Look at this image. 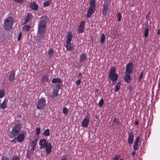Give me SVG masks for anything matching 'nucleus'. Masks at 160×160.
I'll return each mask as SVG.
<instances>
[{
  "mask_svg": "<svg viewBox=\"0 0 160 160\" xmlns=\"http://www.w3.org/2000/svg\"><path fill=\"white\" fill-rule=\"evenodd\" d=\"M49 21L48 17L46 15H44L41 17L38 23V35L37 36V44H40V41L43 39L46 32L47 24Z\"/></svg>",
  "mask_w": 160,
  "mask_h": 160,
  "instance_id": "nucleus-1",
  "label": "nucleus"
},
{
  "mask_svg": "<svg viewBox=\"0 0 160 160\" xmlns=\"http://www.w3.org/2000/svg\"><path fill=\"white\" fill-rule=\"evenodd\" d=\"M14 22V19L13 17L12 16L8 17L4 22L3 24L4 29L7 31H8L11 29Z\"/></svg>",
  "mask_w": 160,
  "mask_h": 160,
  "instance_id": "nucleus-2",
  "label": "nucleus"
},
{
  "mask_svg": "<svg viewBox=\"0 0 160 160\" xmlns=\"http://www.w3.org/2000/svg\"><path fill=\"white\" fill-rule=\"evenodd\" d=\"M116 70L115 67H112L109 73V78L113 82L116 81L118 78V75L116 73Z\"/></svg>",
  "mask_w": 160,
  "mask_h": 160,
  "instance_id": "nucleus-3",
  "label": "nucleus"
},
{
  "mask_svg": "<svg viewBox=\"0 0 160 160\" xmlns=\"http://www.w3.org/2000/svg\"><path fill=\"white\" fill-rule=\"evenodd\" d=\"M21 130V124L17 123L15 125L12 131V134L13 137H16L20 132Z\"/></svg>",
  "mask_w": 160,
  "mask_h": 160,
  "instance_id": "nucleus-4",
  "label": "nucleus"
},
{
  "mask_svg": "<svg viewBox=\"0 0 160 160\" xmlns=\"http://www.w3.org/2000/svg\"><path fill=\"white\" fill-rule=\"evenodd\" d=\"M37 108L39 109H43L46 106V101L44 98H41L38 99L36 103Z\"/></svg>",
  "mask_w": 160,
  "mask_h": 160,
  "instance_id": "nucleus-5",
  "label": "nucleus"
},
{
  "mask_svg": "<svg viewBox=\"0 0 160 160\" xmlns=\"http://www.w3.org/2000/svg\"><path fill=\"white\" fill-rule=\"evenodd\" d=\"M134 69V64L132 62L127 64L126 66V72L128 74L132 73Z\"/></svg>",
  "mask_w": 160,
  "mask_h": 160,
  "instance_id": "nucleus-6",
  "label": "nucleus"
},
{
  "mask_svg": "<svg viewBox=\"0 0 160 160\" xmlns=\"http://www.w3.org/2000/svg\"><path fill=\"white\" fill-rule=\"evenodd\" d=\"M128 142L130 145L132 144L133 142L134 136L132 132H128Z\"/></svg>",
  "mask_w": 160,
  "mask_h": 160,
  "instance_id": "nucleus-7",
  "label": "nucleus"
},
{
  "mask_svg": "<svg viewBox=\"0 0 160 160\" xmlns=\"http://www.w3.org/2000/svg\"><path fill=\"white\" fill-rule=\"evenodd\" d=\"M85 22L84 21H82L81 22L78 29V33H82L84 32L85 29Z\"/></svg>",
  "mask_w": 160,
  "mask_h": 160,
  "instance_id": "nucleus-8",
  "label": "nucleus"
},
{
  "mask_svg": "<svg viewBox=\"0 0 160 160\" xmlns=\"http://www.w3.org/2000/svg\"><path fill=\"white\" fill-rule=\"evenodd\" d=\"M45 146H46L45 148H46V154L48 155L50 153L52 150V146L51 143L47 142L45 144Z\"/></svg>",
  "mask_w": 160,
  "mask_h": 160,
  "instance_id": "nucleus-9",
  "label": "nucleus"
},
{
  "mask_svg": "<svg viewBox=\"0 0 160 160\" xmlns=\"http://www.w3.org/2000/svg\"><path fill=\"white\" fill-rule=\"evenodd\" d=\"M87 58V55L86 53H82L80 56L79 58V62H85Z\"/></svg>",
  "mask_w": 160,
  "mask_h": 160,
  "instance_id": "nucleus-10",
  "label": "nucleus"
},
{
  "mask_svg": "<svg viewBox=\"0 0 160 160\" xmlns=\"http://www.w3.org/2000/svg\"><path fill=\"white\" fill-rule=\"evenodd\" d=\"M17 140L19 142H23L24 139V134L19 133L16 137Z\"/></svg>",
  "mask_w": 160,
  "mask_h": 160,
  "instance_id": "nucleus-11",
  "label": "nucleus"
},
{
  "mask_svg": "<svg viewBox=\"0 0 160 160\" xmlns=\"http://www.w3.org/2000/svg\"><path fill=\"white\" fill-rule=\"evenodd\" d=\"M39 138V135H36L35 137V139L33 140L30 143L31 147L36 148L37 143L38 141V138Z\"/></svg>",
  "mask_w": 160,
  "mask_h": 160,
  "instance_id": "nucleus-12",
  "label": "nucleus"
},
{
  "mask_svg": "<svg viewBox=\"0 0 160 160\" xmlns=\"http://www.w3.org/2000/svg\"><path fill=\"white\" fill-rule=\"evenodd\" d=\"M29 7L33 10H37L38 8V4L35 2H31L30 5Z\"/></svg>",
  "mask_w": 160,
  "mask_h": 160,
  "instance_id": "nucleus-13",
  "label": "nucleus"
},
{
  "mask_svg": "<svg viewBox=\"0 0 160 160\" xmlns=\"http://www.w3.org/2000/svg\"><path fill=\"white\" fill-rule=\"evenodd\" d=\"M94 8H89L86 15L87 18H89L91 16L92 14L94 12Z\"/></svg>",
  "mask_w": 160,
  "mask_h": 160,
  "instance_id": "nucleus-14",
  "label": "nucleus"
},
{
  "mask_svg": "<svg viewBox=\"0 0 160 160\" xmlns=\"http://www.w3.org/2000/svg\"><path fill=\"white\" fill-rule=\"evenodd\" d=\"M15 71L14 70H12L10 72L8 79L10 81H12L14 79L15 75Z\"/></svg>",
  "mask_w": 160,
  "mask_h": 160,
  "instance_id": "nucleus-15",
  "label": "nucleus"
},
{
  "mask_svg": "<svg viewBox=\"0 0 160 160\" xmlns=\"http://www.w3.org/2000/svg\"><path fill=\"white\" fill-rule=\"evenodd\" d=\"M72 36L71 32H69L67 36V39L66 41L67 44H69L71 42L72 39Z\"/></svg>",
  "mask_w": 160,
  "mask_h": 160,
  "instance_id": "nucleus-16",
  "label": "nucleus"
},
{
  "mask_svg": "<svg viewBox=\"0 0 160 160\" xmlns=\"http://www.w3.org/2000/svg\"><path fill=\"white\" fill-rule=\"evenodd\" d=\"M89 122V120L88 119L85 118L83 119L82 123V126L85 128L87 127Z\"/></svg>",
  "mask_w": 160,
  "mask_h": 160,
  "instance_id": "nucleus-17",
  "label": "nucleus"
},
{
  "mask_svg": "<svg viewBox=\"0 0 160 160\" xmlns=\"http://www.w3.org/2000/svg\"><path fill=\"white\" fill-rule=\"evenodd\" d=\"M103 10L102 12L103 15L104 16H107V13L109 11L108 7V6L103 5Z\"/></svg>",
  "mask_w": 160,
  "mask_h": 160,
  "instance_id": "nucleus-18",
  "label": "nucleus"
},
{
  "mask_svg": "<svg viewBox=\"0 0 160 160\" xmlns=\"http://www.w3.org/2000/svg\"><path fill=\"white\" fill-rule=\"evenodd\" d=\"M124 80L127 83H130L131 82V78L129 74H125L124 76Z\"/></svg>",
  "mask_w": 160,
  "mask_h": 160,
  "instance_id": "nucleus-19",
  "label": "nucleus"
},
{
  "mask_svg": "<svg viewBox=\"0 0 160 160\" xmlns=\"http://www.w3.org/2000/svg\"><path fill=\"white\" fill-rule=\"evenodd\" d=\"M8 100L5 99L3 102L0 104V106L1 108L4 109L7 107V103Z\"/></svg>",
  "mask_w": 160,
  "mask_h": 160,
  "instance_id": "nucleus-20",
  "label": "nucleus"
},
{
  "mask_svg": "<svg viewBox=\"0 0 160 160\" xmlns=\"http://www.w3.org/2000/svg\"><path fill=\"white\" fill-rule=\"evenodd\" d=\"M49 80L48 77L46 75H43L41 77V82L42 83L47 82Z\"/></svg>",
  "mask_w": 160,
  "mask_h": 160,
  "instance_id": "nucleus-21",
  "label": "nucleus"
},
{
  "mask_svg": "<svg viewBox=\"0 0 160 160\" xmlns=\"http://www.w3.org/2000/svg\"><path fill=\"white\" fill-rule=\"evenodd\" d=\"M32 16L31 14L28 13L24 18L25 23L28 22L32 18Z\"/></svg>",
  "mask_w": 160,
  "mask_h": 160,
  "instance_id": "nucleus-22",
  "label": "nucleus"
},
{
  "mask_svg": "<svg viewBox=\"0 0 160 160\" xmlns=\"http://www.w3.org/2000/svg\"><path fill=\"white\" fill-rule=\"evenodd\" d=\"M61 86V84L60 83H57L53 87H54L53 91L58 92Z\"/></svg>",
  "mask_w": 160,
  "mask_h": 160,
  "instance_id": "nucleus-23",
  "label": "nucleus"
},
{
  "mask_svg": "<svg viewBox=\"0 0 160 160\" xmlns=\"http://www.w3.org/2000/svg\"><path fill=\"white\" fill-rule=\"evenodd\" d=\"M52 82L54 83H60L62 82V81L60 79L58 78H56L52 80Z\"/></svg>",
  "mask_w": 160,
  "mask_h": 160,
  "instance_id": "nucleus-24",
  "label": "nucleus"
},
{
  "mask_svg": "<svg viewBox=\"0 0 160 160\" xmlns=\"http://www.w3.org/2000/svg\"><path fill=\"white\" fill-rule=\"evenodd\" d=\"M90 6L89 8H95L96 7V1L95 0H91L90 2Z\"/></svg>",
  "mask_w": 160,
  "mask_h": 160,
  "instance_id": "nucleus-25",
  "label": "nucleus"
},
{
  "mask_svg": "<svg viewBox=\"0 0 160 160\" xmlns=\"http://www.w3.org/2000/svg\"><path fill=\"white\" fill-rule=\"evenodd\" d=\"M47 143L46 140L45 138H43L42 140H40L39 145L40 146H42L44 145Z\"/></svg>",
  "mask_w": 160,
  "mask_h": 160,
  "instance_id": "nucleus-26",
  "label": "nucleus"
},
{
  "mask_svg": "<svg viewBox=\"0 0 160 160\" xmlns=\"http://www.w3.org/2000/svg\"><path fill=\"white\" fill-rule=\"evenodd\" d=\"M65 47L68 50H72L73 49V46H72V44L70 43L67 44L65 45Z\"/></svg>",
  "mask_w": 160,
  "mask_h": 160,
  "instance_id": "nucleus-27",
  "label": "nucleus"
},
{
  "mask_svg": "<svg viewBox=\"0 0 160 160\" xmlns=\"http://www.w3.org/2000/svg\"><path fill=\"white\" fill-rule=\"evenodd\" d=\"M149 32V28L147 27L145 28L144 31V35L146 38H147L148 36Z\"/></svg>",
  "mask_w": 160,
  "mask_h": 160,
  "instance_id": "nucleus-28",
  "label": "nucleus"
},
{
  "mask_svg": "<svg viewBox=\"0 0 160 160\" xmlns=\"http://www.w3.org/2000/svg\"><path fill=\"white\" fill-rule=\"evenodd\" d=\"M121 83L120 82H119L117 84L115 89H114V91L115 92H117L120 89V88L121 86Z\"/></svg>",
  "mask_w": 160,
  "mask_h": 160,
  "instance_id": "nucleus-29",
  "label": "nucleus"
},
{
  "mask_svg": "<svg viewBox=\"0 0 160 160\" xmlns=\"http://www.w3.org/2000/svg\"><path fill=\"white\" fill-rule=\"evenodd\" d=\"M43 134L44 135V136H48L50 135V130L49 129H47L45 130L43 133Z\"/></svg>",
  "mask_w": 160,
  "mask_h": 160,
  "instance_id": "nucleus-30",
  "label": "nucleus"
},
{
  "mask_svg": "<svg viewBox=\"0 0 160 160\" xmlns=\"http://www.w3.org/2000/svg\"><path fill=\"white\" fill-rule=\"evenodd\" d=\"M111 0H105L103 5L109 6L110 5Z\"/></svg>",
  "mask_w": 160,
  "mask_h": 160,
  "instance_id": "nucleus-31",
  "label": "nucleus"
},
{
  "mask_svg": "<svg viewBox=\"0 0 160 160\" xmlns=\"http://www.w3.org/2000/svg\"><path fill=\"white\" fill-rule=\"evenodd\" d=\"M101 37L100 39V40L101 43L102 44H103L104 43L105 39V36L104 34L102 33L101 34Z\"/></svg>",
  "mask_w": 160,
  "mask_h": 160,
  "instance_id": "nucleus-32",
  "label": "nucleus"
},
{
  "mask_svg": "<svg viewBox=\"0 0 160 160\" xmlns=\"http://www.w3.org/2000/svg\"><path fill=\"white\" fill-rule=\"evenodd\" d=\"M143 73H144V71H142L141 72L140 75L139 77L138 78V82H140L142 79V78L143 76Z\"/></svg>",
  "mask_w": 160,
  "mask_h": 160,
  "instance_id": "nucleus-33",
  "label": "nucleus"
},
{
  "mask_svg": "<svg viewBox=\"0 0 160 160\" xmlns=\"http://www.w3.org/2000/svg\"><path fill=\"white\" fill-rule=\"evenodd\" d=\"M58 92H57L53 91V92H52V95L51 96V98L52 99L56 97L58 95Z\"/></svg>",
  "mask_w": 160,
  "mask_h": 160,
  "instance_id": "nucleus-34",
  "label": "nucleus"
},
{
  "mask_svg": "<svg viewBox=\"0 0 160 160\" xmlns=\"http://www.w3.org/2000/svg\"><path fill=\"white\" fill-rule=\"evenodd\" d=\"M32 153V152H30V151L28 150L27 152V155L26 156L27 158L29 159Z\"/></svg>",
  "mask_w": 160,
  "mask_h": 160,
  "instance_id": "nucleus-35",
  "label": "nucleus"
},
{
  "mask_svg": "<svg viewBox=\"0 0 160 160\" xmlns=\"http://www.w3.org/2000/svg\"><path fill=\"white\" fill-rule=\"evenodd\" d=\"M51 2V0L47 1L44 3L43 6L46 7L48 6L50 4Z\"/></svg>",
  "mask_w": 160,
  "mask_h": 160,
  "instance_id": "nucleus-36",
  "label": "nucleus"
},
{
  "mask_svg": "<svg viewBox=\"0 0 160 160\" xmlns=\"http://www.w3.org/2000/svg\"><path fill=\"white\" fill-rule=\"evenodd\" d=\"M115 122H116L118 125H120V122L119 121V120L117 118H115L114 119L113 121V125Z\"/></svg>",
  "mask_w": 160,
  "mask_h": 160,
  "instance_id": "nucleus-37",
  "label": "nucleus"
},
{
  "mask_svg": "<svg viewBox=\"0 0 160 160\" xmlns=\"http://www.w3.org/2000/svg\"><path fill=\"white\" fill-rule=\"evenodd\" d=\"M62 110L64 114L66 115H68V109L66 107H64Z\"/></svg>",
  "mask_w": 160,
  "mask_h": 160,
  "instance_id": "nucleus-38",
  "label": "nucleus"
},
{
  "mask_svg": "<svg viewBox=\"0 0 160 160\" xmlns=\"http://www.w3.org/2000/svg\"><path fill=\"white\" fill-rule=\"evenodd\" d=\"M30 26L29 25H26L23 27V29L28 31L30 28Z\"/></svg>",
  "mask_w": 160,
  "mask_h": 160,
  "instance_id": "nucleus-39",
  "label": "nucleus"
},
{
  "mask_svg": "<svg viewBox=\"0 0 160 160\" xmlns=\"http://www.w3.org/2000/svg\"><path fill=\"white\" fill-rule=\"evenodd\" d=\"M48 54L50 57H51L52 56L53 54V50L52 48H50L49 49L48 52Z\"/></svg>",
  "mask_w": 160,
  "mask_h": 160,
  "instance_id": "nucleus-40",
  "label": "nucleus"
},
{
  "mask_svg": "<svg viewBox=\"0 0 160 160\" xmlns=\"http://www.w3.org/2000/svg\"><path fill=\"white\" fill-rule=\"evenodd\" d=\"M120 158V156L118 154L113 158L112 160H118Z\"/></svg>",
  "mask_w": 160,
  "mask_h": 160,
  "instance_id": "nucleus-41",
  "label": "nucleus"
},
{
  "mask_svg": "<svg viewBox=\"0 0 160 160\" xmlns=\"http://www.w3.org/2000/svg\"><path fill=\"white\" fill-rule=\"evenodd\" d=\"M104 103V100L102 98L100 100V101L99 103H98V106L100 107H101L102 106Z\"/></svg>",
  "mask_w": 160,
  "mask_h": 160,
  "instance_id": "nucleus-42",
  "label": "nucleus"
},
{
  "mask_svg": "<svg viewBox=\"0 0 160 160\" xmlns=\"http://www.w3.org/2000/svg\"><path fill=\"white\" fill-rule=\"evenodd\" d=\"M118 15V22L120 21L121 19V15L120 12H118L117 13Z\"/></svg>",
  "mask_w": 160,
  "mask_h": 160,
  "instance_id": "nucleus-43",
  "label": "nucleus"
},
{
  "mask_svg": "<svg viewBox=\"0 0 160 160\" xmlns=\"http://www.w3.org/2000/svg\"><path fill=\"white\" fill-rule=\"evenodd\" d=\"M68 157V155L67 154H64L61 160H67V158Z\"/></svg>",
  "mask_w": 160,
  "mask_h": 160,
  "instance_id": "nucleus-44",
  "label": "nucleus"
},
{
  "mask_svg": "<svg viewBox=\"0 0 160 160\" xmlns=\"http://www.w3.org/2000/svg\"><path fill=\"white\" fill-rule=\"evenodd\" d=\"M5 95V92L3 90L0 91V98H2Z\"/></svg>",
  "mask_w": 160,
  "mask_h": 160,
  "instance_id": "nucleus-45",
  "label": "nucleus"
},
{
  "mask_svg": "<svg viewBox=\"0 0 160 160\" xmlns=\"http://www.w3.org/2000/svg\"><path fill=\"white\" fill-rule=\"evenodd\" d=\"M138 144L134 143L133 148L135 150H138Z\"/></svg>",
  "mask_w": 160,
  "mask_h": 160,
  "instance_id": "nucleus-46",
  "label": "nucleus"
},
{
  "mask_svg": "<svg viewBox=\"0 0 160 160\" xmlns=\"http://www.w3.org/2000/svg\"><path fill=\"white\" fill-rule=\"evenodd\" d=\"M40 128H36V134H38L37 135L40 134Z\"/></svg>",
  "mask_w": 160,
  "mask_h": 160,
  "instance_id": "nucleus-47",
  "label": "nucleus"
},
{
  "mask_svg": "<svg viewBox=\"0 0 160 160\" xmlns=\"http://www.w3.org/2000/svg\"><path fill=\"white\" fill-rule=\"evenodd\" d=\"M140 136H138L137 137V139H136L134 143L138 144V143H139V140H140Z\"/></svg>",
  "mask_w": 160,
  "mask_h": 160,
  "instance_id": "nucleus-48",
  "label": "nucleus"
},
{
  "mask_svg": "<svg viewBox=\"0 0 160 160\" xmlns=\"http://www.w3.org/2000/svg\"><path fill=\"white\" fill-rule=\"evenodd\" d=\"M9 158L7 156H2L1 160H9Z\"/></svg>",
  "mask_w": 160,
  "mask_h": 160,
  "instance_id": "nucleus-49",
  "label": "nucleus"
},
{
  "mask_svg": "<svg viewBox=\"0 0 160 160\" xmlns=\"http://www.w3.org/2000/svg\"><path fill=\"white\" fill-rule=\"evenodd\" d=\"M24 0H13V1L18 3H21Z\"/></svg>",
  "mask_w": 160,
  "mask_h": 160,
  "instance_id": "nucleus-50",
  "label": "nucleus"
},
{
  "mask_svg": "<svg viewBox=\"0 0 160 160\" xmlns=\"http://www.w3.org/2000/svg\"><path fill=\"white\" fill-rule=\"evenodd\" d=\"M11 160H19V158L18 156H14Z\"/></svg>",
  "mask_w": 160,
  "mask_h": 160,
  "instance_id": "nucleus-51",
  "label": "nucleus"
},
{
  "mask_svg": "<svg viewBox=\"0 0 160 160\" xmlns=\"http://www.w3.org/2000/svg\"><path fill=\"white\" fill-rule=\"evenodd\" d=\"M22 33L21 32H20L19 33L18 37V40L19 41L21 38V37L22 36Z\"/></svg>",
  "mask_w": 160,
  "mask_h": 160,
  "instance_id": "nucleus-52",
  "label": "nucleus"
},
{
  "mask_svg": "<svg viewBox=\"0 0 160 160\" xmlns=\"http://www.w3.org/2000/svg\"><path fill=\"white\" fill-rule=\"evenodd\" d=\"M136 150H134L133 151H132V152H131L132 155L133 157H134L135 155L136 154Z\"/></svg>",
  "mask_w": 160,
  "mask_h": 160,
  "instance_id": "nucleus-53",
  "label": "nucleus"
},
{
  "mask_svg": "<svg viewBox=\"0 0 160 160\" xmlns=\"http://www.w3.org/2000/svg\"><path fill=\"white\" fill-rule=\"evenodd\" d=\"M81 79H78V80L76 82V83L77 85L78 86L79 85L80 83H81Z\"/></svg>",
  "mask_w": 160,
  "mask_h": 160,
  "instance_id": "nucleus-54",
  "label": "nucleus"
},
{
  "mask_svg": "<svg viewBox=\"0 0 160 160\" xmlns=\"http://www.w3.org/2000/svg\"><path fill=\"white\" fill-rule=\"evenodd\" d=\"M150 12H149L148 13V14L146 16V17H145V18L146 19H148V18H149V17L150 16Z\"/></svg>",
  "mask_w": 160,
  "mask_h": 160,
  "instance_id": "nucleus-55",
  "label": "nucleus"
},
{
  "mask_svg": "<svg viewBox=\"0 0 160 160\" xmlns=\"http://www.w3.org/2000/svg\"><path fill=\"white\" fill-rule=\"evenodd\" d=\"M78 78H79V79H81L82 78V76H81V73H79V74L78 75Z\"/></svg>",
  "mask_w": 160,
  "mask_h": 160,
  "instance_id": "nucleus-56",
  "label": "nucleus"
},
{
  "mask_svg": "<svg viewBox=\"0 0 160 160\" xmlns=\"http://www.w3.org/2000/svg\"><path fill=\"white\" fill-rule=\"evenodd\" d=\"M16 140L17 138H15L14 139H13L12 140L11 142H14V143H15L16 142Z\"/></svg>",
  "mask_w": 160,
  "mask_h": 160,
  "instance_id": "nucleus-57",
  "label": "nucleus"
},
{
  "mask_svg": "<svg viewBox=\"0 0 160 160\" xmlns=\"http://www.w3.org/2000/svg\"><path fill=\"white\" fill-rule=\"evenodd\" d=\"M35 148L31 147V149L30 151L32 152L35 150Z\"/></svg>",
  "mask_w": 160,
  "mask_h": 160,
  "instance_id": "nucleus-58",
  "label": "nucleus"
},
{
  "mask_svg": "<svg viewBox=\"0 0 160 160\" xmlns=\"http://www.w3.org/2000/svg\"><path fill=\"white\" fill-rule=\"evenodd\" d=\"M2 38L4 40H6L7 39V37L6 36L3 35Z\"/></svg>",
  "mask_w": 160,
  "mask_h": 160,
  "instance_id": "nucleus-59",
  "label": "nucleus"
},
{
  "mask_svg": "<svg viewBox=\"0 0 160 160\" xmlns=\"http://www.w3.org/2000/svg\"><path fill=\"white\" fill-rule=\"evenodd\" d=\"M41 147H40V149H42V148H45V147H46L45 146V145L44 146H41Z\"/></svg>",
  "mask_w": 160,
  "mask_h": 160,
  "instance_id": "nucleus-60",
  "label": "nucleus"
},
{
  "mask_svg": "<svg viewBox=\"0 0 160 160\" xmlns=\"http://www.w3.org/2000/svg\"><path fill=\"white\" fill-rule=\"evenodd\" d=\"M139 122L138 121H136L135 122V124L136 125H137L138 124Z\"/></svg>",
  "mask_w": 160,
  "mask_h": 160,
  "instance_id": "nucleus-61",
  "label": "nucleus"
},
{
  "mask_svg": "<svg viewBox=\"0 0 160 160\" xmlns=\"http://www.w3.org/2000/svg\"><path fill=\"white\" fill-rule=\"evenodd\" d=\"M158 35L160 34V30H158Z\"/></svg>",
  "mask_w": 160,
  "mask_h": 160,
  "instance_id": "nucleus-62",
  "label": "nucleus"
},
{
  "mask_svg": "<svg viewBox=\"0 0 160 160\" xmlns=\"http://www.w3.org/2000/svg\"><path fill=\"white\" fill-rule=\"evenodd\" d=\"M154 89V86H153L152 87V93H153V90Z\"/></svg>",
  "mask_w": 160,
  "mask_h": 160,
  "instance_id": "nucleus-63",
  "label": "nucleus"
},
{
  "mask_svg": "<svg viewBox=\"0 0 160 160\" xmlns=\"http://www.w3.org/2000/svg\"><path fill=\"white\" fill-rule=\"evenodd\" d=\"M16 122H19V123H20V122L19 120H17Z\"/></svg>",
  "mask_w": 160,
  "mask_h": 160,
  "instance_id": "nucleus-64",
  "label": "nucleus"
}]
</instances>
